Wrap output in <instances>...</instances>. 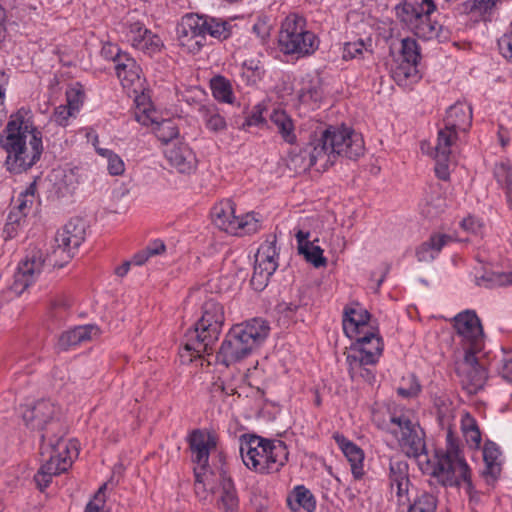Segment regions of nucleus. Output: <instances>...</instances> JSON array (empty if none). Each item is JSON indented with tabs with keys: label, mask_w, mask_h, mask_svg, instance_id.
<instances>
[{
	"label": "nucleus",
	"mask_w": 512,
	"mask_h": 512,
	"mask_svg": "<svg viewBox=\"0 0 512 512\" xmlns=\"http://www.w3.org/2000/svg\"><path fill=\"white\" fill-rule=\"evenodd\" d=\"M1 147L7 153V170L20 174L29 170L43 152L41 132L23 115H12L0 138Z\"/></svg>",
	"instance_id": "f257e3e1"
},
{
	"label": "nucleus",
	"mask_w": 512,
	"mask_h": 512,
	"mask_svg": "<svg viewBox=\"0 0 512 512\" xmlns=\"http://www.w3.org/2000/svg\"><path fill=\"white\" fill-rule=\"evenodd\" d=\"M373 421L379 429L396 439L408 457L419 458L426 454L425 433L410 409L390 404L385 412H374Z\"/></svg>",
	"instance_id": "f03ea898"
},
{
	"label": "nucleus",
	"mask_w": 512,
	"mask_h": 512,
	"mask_svg": "<svg viewBox=\"0 0 512 512\" xmlns=\"http://www.w3.org/2000/svg\"><path fill=\"white\" fill-rule=\"evenodd\" d=\"M239 451L244 465L259 474L280 471L289 456L287 445L283 441L251 434L240 437Z\"/></svg>",
	"instance_id": "7ed1b4c3"
},
{
	"label": "nucleus",
	"mask_w": 512,
	"mask_h": 512,
	"mask_svg": "<svg viewBox=\"0 0 512 512\" xmlns=\"http://www.w3.org/2000/svg\"><path fill=\"white\" fill-rule=\"evenodd\" d=\"M266 322H238L227 333L216 355L218 363L230 367L241 363L269 335Z\"/></svg>",
	"instance_id": "20e7f679"
},
{
	"label": "nucleus",
	"mask_w": 512,
	"mask_h": 512,
	"mask_svg": "<svg viewBox=\"0 0 512 512\" xmlns=\"http://www.w3.org/2000/svg\"><path fill=\"white\" fill-rule=\"evenodd\" d=\"M314 141L316 151L313 157L321 159L323 170L332 166L339 157L356 160L364 155L362 136L346 126H329Z\"/></svg>",
	"instance_id": "39448f33"
},
{
	"label": "nucleus",
	"mask_w": 512,
	"mask_h": 512,
	"mask_svg": "<svg viewBox=\"0 0 512 512\" xmlns=\"http://www.w3.org/2000/svg\"><path fill=\"white\" fill-rule=\"evenodd\" d=\"M314 141L316 151L313 157L321 159L323 170L332 166L339 157L356 160L364 155L362 136L346 126H329Z\"/></svg>",
	"instance_id": "423d86ee"
},
{
	"label": "nucleus",
	"mask_w": 512,
	"mask_h": 512,
	"mask_svg": "<svg viewBox=\"0 0 512 512\" xmlns=\"http://www.w3.org/2000/svg\"><path fill=\"white\" fill-rule=\"evenodd\" d=\"M40 454L43 464L34 476L37 487L43 491L49 486L53 476L66 472L77 457L75 442L66 441L62 436L50 437L49 432L41 434Z\"/></svg>",
	"instance_id": "0eeeda50"
},
{
	"label": "nucleus",
	"mask_w": 512,
	"mask_h": 512,
	"mask_svg": "<svg viewBox=\"0 0 512 512\" xmlns=\"http://www.w3.org/2000/svg\"><path fill=\"white\" fill-rule=\"evenodd\" d=\"M436 457L432 474L442 485L452 487L465 484L467 490L472 489L470 468L451 429L447 431L445 451H438Z\"/></svg>",
	"instance_id": "6e6552de"
},
{
	"label": "nucleus",
	"mask_w": 512,
	"mask_h": 512,
	"mask_svg": "<svg viewBox=\"0 0 512 512\" xmlns=\"http://www.w3.org/2000/svg\"><path fill=\"white\" fill-rule=\"evenodd\" d=\"M436 9L433 0H404L395 8L397 18L411 30L414 35L424 40L439 37L442 26L430 19Z\"/></svg>",
	"instance_id": "1a4fd4ad"
},
{
	"label": "nucleus",
	"mask_w": 512,
	"mask_h": 512,
	"mask_svg": "<svg viewBox=\"0 0 512 512\" xmlns=\"http://www.w3.org/2000/svg\"><path fill=\"white\" fill-rule=\"evenodd\" d=\"M278 45L284 54L304 57L317 50L319 41L313 32L306 29V21L303 17L290 14L282 22Z\"/></svg>",
	"instance_id": "9d476101"
},
{
	"label": "nucleus",
	"mask_w": 512,
	"mask_h": 512,
	"mask_svg": "<svg viewBox=\"0 0 512 512\" xmlns=\"http://www.w3.org/2000/svg\"><path fill=\"white\" fill-rule=\"evenodd\" d=\"M223 322H194L185 334L186 343L179 351L182 364H190L209 354L218 340Z\"/></svg>",
	"instance_id": "9b49d317"
},
{
	"label": "nucleus",
	"mask_w": 512,
	"mask_h": 512,
	"mask_svg": "<svg viewBox=\"0 0 512 512\" xmlns=\"http://www.w3.org/2000/svg\"><path fill=\"white\" fill-rule=\"evenodd\" d=\"M236 208L233 201L222 200L215 204L211 210V219L219 229L233 234H254L261 228V220L255 213H247L236 216Z\"/></svg>",
	"instance_id": "f8f14e48"
},
{
	"label": "nucleus",
	"mask_w": 512,
	"mask_h": 512,
	"mask_svg": "<svg viewBox=\"0 0 512 512\" xmlns=\"http://www.w3.org/2000/svg\"><path fill=\"white\" fill-rule=\"evenodd\" d=\"M51 258L52 253L47 254L40 247L30 245L26 249L23 259L18 264L14 282L10 286L9 292L20 296L37 280L46 267H55L51 263Z\"/></svg>",
	"instance_id": "ddd939ff"
},
{
	"label": "nucleus",
	"mask_w": 512,
	"mask_h": 512,
	"mask_svg": "<svg viewBox=\"0 0 512 512\" xmlns=\"http://www.w3.org/2000/svg\"><path fill=\"white\" fill-rule=\"evenodd\" d=\"M383 349L384 343L380 335L357 346H350L346 356L350 377L352 379L360 377L366 381L372 380L374 375L366 366L375 365L379 361Z\"/></svg>",
	"instance_id": "4468645a"
},
{
	"label": "nucleus",
	"mask_w": 512,
	"mask_h": 512,
	"mask_svg": "<svg viewBox=\"0 0 512 512\" xmlns=\"http://www.w3.org/2000/svg\"><path fill=\"white\" fill-rule=\"evenodd\" d=\"M84 239V222L79 218L68 221L55 235L51 263L62 268L75 256Z\"/></svg>",
	"instance_id": "2eb2a0df"
},
{
	"label": "nucleus",
	"mask_w": 512,
	"mask_h": 512,
	"mask_svg": "<svg viewBox=\"0 0 512 512\" xmlns=\"http://www.w3.org/2000/svg\"><path fill=\"white\" fill-rule=\"evenodd\" d=\"M56 405L47 399H41L32 405H27L22 413L23 420L27 427L32 430L43 431L42 434L49 432L50 437H59L64 435L61 424L56 421Z\"/></svg>",
	"instance_id": "dca6fc26"
},
{
	"label": "nucleus",
	"mask_w": 512,
	"mask_h": 512,
	"mask_svg": "<svg viewBox=\"0 0 512 512\" xmlns=\"http://www.w3.org/2000/svg\"><path fill=\"white\" fill-rule=\"evenodd\" d=\"M277 268L278 251L276 237L273 236L272 240L262 243L255 254L254 271L250 281L253 289L262 291Z\"/></svg>",
	"instance_id": "f3484780"
},
{
	"label": "nucleus",
	"mask_w": 512,
	"mask_h": 512,
	"mask_svg": "<svg viewBox=\"0 0 512 512\" xmlns=\"http://www.w3.org/2000/svg\"><path fill=\"white\" fill-rule=\"evenodd\" d=\"M203 23L205 22L202 17L198 15L190 14L182 18L177 27V36L179 45L184 51L195 54L204 46Z\"/></svg>",
	"instance_id": "a211bd4d"
},
{
	"label": "nucleus",
	"mask_w": 512,
	"mask_h": 512,
	"mask_svg": "<svg viewBox=\"0 0 512 512\" xmlns=\"http://www.w3.org/2000/svg\"><path fill=\"white\" fill-rule=\"evenodd\" d=\"M192 461L198 470H208L211 450L216 448V437L204 430H193L188 437Z\"/></svg>",
	"instance_id": "6ab92c4d"
},
{
	"label": "nucleus",
	"mask_w": 512,
	"mask_h": 512,
	"mask_svg": "<svg viewBox=\"0 0 512 512\" xmlns=\"http://www.w3.org/2000/svg\"><path fill=\"white\" fill-rule=\"evenodd\" d=\"M457 139V132L446 128L438 132L437 143L434 148L435 173L441 180H448L450 171L451 147Z\"/></svg>",
	"instance_id": "aec40b11"
},
{
	"label": "nucleus",
	"mask_w": 512,
	"mask_h": 512,
	"mask_svg": "<svg viewBox=\"0 0 512 512\" xmlns=\"http://www.w3.org/2000/svg\"><path fill=\"white\" fill-rule=\"evenodd\" d=\"M389 480L392 492L395 491L399 505L410 501L408 496L410 480L406 461L391 459L389 463Z\"/></svg>",
	"instance_id": "412c9836"
},
{
	"label": "nucleus",
	"mask_w": 512,
	"mask_h": 512,
	"mask_svg": "<svg viewBox=\"0 0 512 512\" xmlns=\"http://www.w3.org/2000/svg\"><path fill=\"white\" fill-rule=\"evenodd\" d=\"M164 153L169 163L180 173L189 174L196 169V156L186 143H171L165 148Z\"/></svg>",
	"instance_id": "4be33fe9"
},
{
	"label": "nucleus",
	"mask_w": 512,
	"mask_h": 512,
	"mask_svg": "<svg viewBox=\"0 0 512 512\" xmlns=\"http://www.w3.org/2000/svg\"><path fill=\"white\" fill-rule=\"evenodd\" d=\"M127 40L134 48L147 54H154L160 51L163 46L160 37L153 34L139 22L129 26Z\"/></svg>",
	"instance_id": "5701e85b"
},
{
	"label": "nucleus",
	"mask_w": 512,
	"mask_h": 512,
	"mask_svg": "<svg viewBox=\"0 0 512 512\" xmlns=\"http://www.w3.org/2000/svg\"><path fill=\"white\" fill-rule=\"evenodd\" d=\"M115 71L124 88L133 89L135 93L143 87V80L141 78V68L126 54L124 57H119L116 60Z\"/></svg>",
	"instance_id": "b1692460"
},
{
	"label": "nucleus",
	"mask_w": 512,
	"mask_h": 512,
	"mask_svg": "<svg viewBox=\"0 0 512 512\" xmlns=\"http://www.w3.org/2000/svg\"><path fill=\"white\" fill-rule=\"evenodd\" d=\"M298 253L303 255L304 259L314 267H323L327 263V259L323 256V250L315 242L318 239L310 240V232L298 230L295 234Z\"/></svg>",
	"instance_id": "393cba45"
},
{
	"label": "nucleus",
	"mask_w": 512,
	"mask_h": 512,
	"mask_svg": "<svg viewBox=\"0 0 512 512\" xmlns=\"http://www.w3.org/2000/svg\"><path fill=\"white\" fill-rule=\"evenodd\" d=\"M213 493L218 497V507L223 512H239V499L234 483L230 477L221 474L218 479V486Z\"/></svg>",
	"instance_id": "a878e982"
},
{
	"label": "nucleus",
	"mask_w": 512,
	"mask_h": 512,
	"mask_svg": "<svg viewBox=\"0 0 512 512\" xmlns=\"http://www.w3.org/2000/svg\"><path fill=\"white\" fill-rule=\"evenodd\" d=\"M335 442L347 458L351 466V472L355 479H360L364 475L363 460L364 452L355 443L341 434H335Z\"/></svg>",
	"instance_id": "bb28decb"
},
{
	"label": "nucleus",
	"mask_w": 512,
	"mask_h": 512,
	"mask_svg": "<svg viewBox=\"0 0 512 512\" xmlns=\"http://www.w3.org/2000/svg\"><path fill=\"white\" fill-rule=\"evenodd\" d=\"M100 333L99 328L92 323L79 325L61 334L58 346L62 350H68L82 342L93 339Z\"/></svg>",
	"instance_id": "cd10ccee"
},
{
	"label": "nucleus",
	"mask_w": 512,
	"mask_h": 512,
	"mask_svg": "<svg viewBox=\"0 0 512 512\" xmlns=\"http://www.w3.org/2000/svg\"><path fill=\"white\" fill-rule=\"evenodd\" d=\"M472 122V109L469 105L457 102L446 112L444 125L454 131H466Z\"/></svg>",
	"instance_id": "c85d7f7f"
},
{
	"label": "nucleus",
	"mask_w": 512,
	"mask_h": 512,
	"mask_svg": "<svg viewBox=\"0 0 512 512\" xmlns=\"http://www.w3.org/2000/svg\"><path fill=\"white\" fill-rule=\"evenodd\" d=\"M457 334L462 338L465 347L473 350H482L484 346V333L481 322H454Z\"/></svg>",
	"instance_id": "c756f323"
},
{
	"label": "nucleus",
	"mask_w": 512,
	"mask_h": 512,
	"mask_svg": "<svg viewBox=\"0 0 512 512\" xmlns=\"http://www.w3.org/2000/svg\"><path fill=\"white\" fill-rule=\"evenodd\" d=\"M483 460L485 468L483 476L487 481H495L502 470L501 451L499 446L492 442L487 441L483 447Z\"/></svg>",
	"instance_id": "7c9ffc66"
},
{
	"label": "nucleus",
	"mask_w": 512,
	"mask_h": 512,
	"mask_svg": "<svg viewBox=\"0 0 512 512\" xmlns=\"http://www.w3.org/2000/svg\"><path fill=\"white\" fill-rule=\"evenodd\" d=\"M316 151V143L313 140L309 145L299 153H290L287 160V166L290 170L295 173L306 171L312 166L318 165L321 168V159L314 158Z\"/></svg>",
	"instance_id": "2f4dec72"
},
{
	"label": "nucleus",
	"mask_w": 512,
	"mask_h": 512,
	"mask_svg": "<svg viewBox=\"0 0 512 512\" xmlns=\"http://www.w3.org/2000/svg\"><path fill=\"white\" fill-rule=\"evenodd\" d=\"M342 326L345 335L353 341L350 346H357L379 335L378 328L371 322H342Z\"/></svg>",
	"instance_id": "473e14b6"
},
{
	"label": "nucleus",
	"mask_w": 512,
	"mask_h": 512,
	"mask_svg": "<svg viewBox=\"0 0 512 512\" xmlns=\"http://www.w3.org/2000/svg\"><path fill=\"white\" fill-rule=\"evenodd\" d=\"M198 112L209 131L218 133L226 130V120L214 103H199Z\"/></svg>",
	"instance_id": "72a5a7b5"
},
{
	"label": "nucleus",
	"mask_w": 512,
	"mask_h": 512,
	"mask_svg": "<svg viewBox=\"0 0 512 512\" xmlns=\"http://www.w3.org/2000/svg\"><path fill=\"white\" fill-rule=\"evenodd\" d=\"M451 241V237L446 234H434L428 241L422 243L417 251L416 256L420 262H429L435 259L443 246Z\"/></svg>",
	"instance_id": "f704fd0d"
},
{
	"label": "nucleus",
	"mask_w": 512,
	"mask_h": 512,
	"mask_svg": "<svg viewBox=\"0 0 512 512\" xmlns=\"http://www.w3.org/2000/svg\"><path fill=\"white\" fill-rule=\"evenodd\" d=\"M195 484L194 490L198 499L202 502H210L212 500L213 490L217 487L212 484L214 475L209 470H198L194 468Z\"/></svg>",
	"instance_id": "c9c22d12"
},
{
	"label": "nucleus",
	"mask_w": 512,
	"mask_h": 512,
	"mask_svg": "<svg viewBox=\"0 0 512 512\" xmlns=\"http://www.w3.org/2000/svg\"><path fill=\"white\" fill-rule=\"evenodd\" d=\"M271 122L275 125L277 132L288 144H295L297 137L295 128L290 116L283 110H275L270 116Z\"/></svg>",
	"instance_id": "e433bc0d"
},
{
	"label": "nucleus",
	"mask_w": 512,
	"mask_h": 512,
	"mask_svg": "<svg viewBox=\"0 0 512 512\" xmlns=\"http://www.w3.org/2000/svg\"><path fill=\"white\" fill-rule=\"evenodd\" d=\"M417 65L401 60L391 68V76L399 86H407L419 78Z\"/></svg>",
	"instance_id": "4c0bfd02"
},
{
	"label": "nucleus",
	"mask_w": 512,
	"mask_h": 512,
	"mask_svg": "<svg viewBox=\"0 0 512 512\" xmlns=\"http://www.w3.org/2000/svg\"><path fill=\"white\" fill-rule=\"evenodd\" d=\"M292 497L295 502V506L290 498H288V504L292 510H298L299 508L305 509L307 512H313L316 508V501L313 494L303 485L296 486L292 492Z\"/></svg>",
	"instance_id": "58836bf2"
},
{
	"label": "nucleus",
	"mask_w": 512,
	"mask_h": 512,
	"mask_svg": "<svg viewBox=\"0 0 512 512\" xmlns=\"http://www.w3.org/2000/svg\"><path fill=\"white\" fill-rule=\"evenodd\" d=\"M201 17L205 22L203 23L204 27H202L205 36L209 34L219 40H225L231 35V26L227 21L212 17Z\"/></svg>",
	"instance_id": "ea45409f"
},
{
	"label": "nucleus",
	"mask_w": 512,
	"mask_h": 512,
	"mask_svg": "<svg viewBox=\"0 0 512 512\" xmlns=\"http://www.w3.org/2000/svg\"><path fill=\"white\" fill-rule=\"evenodd\" d=\"M461 430L467 445L471 448H478L481 444V432L476 420L465 413L461 418Z\"/></svg>",
	"instance_id": "a19ab883"
},
{
	"label": "nucleus",
	"mask_w": 512,
	"mask_h": 512,
	"mask_svg": "<svg viewBox=\"0 0 512 512\" xmlns=\"http://www.w3.org/2000/svg\"><path fill=\"white\" fill-rule=\"evenodd\" d=\"M476 284L484 288L512 285V272L485 273L480 277H476Z\"/></svg>",
	"instance_id": "79ce46f5"
},
{
	"label": "nucleus",
	"mask_w": 512,
	"mask_h": 512,
	"mask_svg": "<svg viewBox=\"0 0 512 512\" xmlns=\"http://www.w3.org/2000/svg\"><path fill=\"white\" fill-rule=\"evenodd\" d=\"M407 504H409L407 512H436L437 498L433 494L422 492Z\"/></svg>",
	"instance_id": "37998d69"
},
{
	"label": "nucleus",
	"mask_w": 512,
	"mask_h": 512,
	"mask_svg": "<svg viewBox=\"0 0 512 512\" xmlns=\"http://www.w3.org/2000/svg\"><path fill=\"white\" fill-rule=\"evenodd\" d=\"M211 89L212 94L216 100L229 104L233 102V92L231 84L224 77H214L211 80Z\"/></svg>",
	"instance_id": "c03bdc74"
},
{
	"label": "nucleus",
	"mask_w": 512,
	"mask_h": 512,
	"mask_svg": "<svg viewBox=\"0 0 512 512\" xmlns=\"http://www.w3.org/2000/svg\"><path fill=\"white\" fill-rule=\"evenodd\" d=\"M199 320H223L225 317L223 305L214 297L206 299L201 305Z\"/></svg>",
	"instance_id": "a18cd8bd"
},
{
	"label": "nucleus",
	"mask_w": 512,
	"mask_h": 512,
	"mask_svg": "<svg viewBox=\"0 0 512 512\" xmlns=\"http://www.w3.org/2000/svg\"><path fill=\"white\" fill-rule=\"evenodd\" d=\"M400 57L402 61L418 64L421 58L420 48L415 39L406 37L401 40Z\"/></svg>",
	"instance_id": "49530a36"
},
{
	"label": "nucleus",
	"mask_w": 512,
	"mask_h": 512,
	"mask_svg": "<svg viewBox=\"0 0 512 512\" xmlns=\"http://www.w3.org/2000/svg\"><path fill=\"white\" fill-rule=\"evenodd\" d=\"M96 152L107 159V169L110 175L119 176L124 173L125 164L118 154L106 148H96Z\"/></svg>",
	"instance_id": "de8ad7c7"
},
{
	"label": "nucleus",
	"mask_w": 512,
	"mask_h": 512,
	"mask_svg": "<svg viewBox=\"0 0 512 512\" xmlns=\"http://www.w3.org/2000/svg\"><path fill=\"white\" fill-rule=\"evenodd\" d=\"M499 0H467L462 3V9L466 13L479 15L491 14Z\"/></svg>",
	"instance_id": "09e8293b"
},
{
	"label": "nucleus",
	"mask_w": 512,
	"mask_h": 512,
	"mask_svg": "<svg viewBox=\"0 0 512 512\" xmlns=\"http://www.w3.org/2000/svg\"><path fill=\"white\" fill-rule=\"evenodd\" d=\"M493 173L497 183L505 190L512 187V163L510 161L496 163Z\"/></svg>",
	"instance_id": "8fccbe9b"
},
{
	"label": "nucleus",
	"mask_w": 512,
	"mask_h": 512,
	"mask_svg": "<svg viewBox=\"0 0 512 512\" xmlns=\"http://www.w3.org/2000/svg\"><path fill=\"white\" fill-rule=\"evenodd\" d=\"M178 133V128L171 120H164L158 123L156 128V136L166 144V147L171 143H177V141H174V138L178 136Z\"/></svg>",
	"instance_id": "3c124183"
},
{
	"label": "nucleus",
	"mask_w": 512,
	"mask_h": 512,
	"mask_svg": "<svg viewBox=\"0 0 512 512\" xmlns=\"http://www.w3.org/2000/svg\"><path fill=\"white\" fill-rule=\"evenodd\" d=\"M26 216H24L23 212L16 211V209L10 210L6 224L4 226V234L6 239H11L16 236L19 228L25 222Z\"/></svg>",
	"instance_id": "603ef678"
},
{
	"label": "nucleus",
	"mask_w": 512,
	"mask_h": 512,
	"mask_svg": "<svg viewBox=\"0 0 512 512\" xmlns=\"http://www.w3.org/2000/svg\"><path fill=\"white\" fill-rule=\"evenodd\" d=\"M35 198V184L32 183L27 187L24 191H22L17 200L15 205L12 207V209H16V211L23 212L24 216H27L28 212L30 211Z\"/></svg>",
	"instance_id": "864d4df0"
},
{
	"label": "nucleus",
	"mask_w": 512,
	"mask_h": 512,
	"mask_svg": "<svg viewBox=\"0 0 512 512\" xmlns=\"http://www.w3.org/2000/svg\"><path fill=\"white\" fill-rule=\"evenodd\" d=\"M371 314L359 302L347 304L343 310L342 320H370Z\"/></svg>",
	"instance_id": "5fc2aeb1"
},
{
	"label": "nucleus",
	"mask_w": 512,
	"mask_h": 512,
	"mask_svg": "<svg viewBox=\"0 0 512 512\" xmlns=\"http://www.w3.org/2000/svg\"><path fill=\"white\" fill-rule=\"evenodd\" d=\"M463 373L469 384L470 392H476L478 389L482 388L487 378L486 370L483 367L468 370Z\"/></svg>",
	"instance_id": "6e6d98bb"
},
{
	"label": "nucleus",
	"mask_w": 512,
	"mask_h": 512,
	"mask_svg": "<svg viewBox=\"0 0 512 512\" xmlns=\"http://www.w3.org/2000/svg\"><path fill=\"white\" fill-rule=\"evenodd\" d=\"M365 51H367V49L365 48L363 40L347 42L343 47L342 57L344 60L361 58Z\"/></svg>",
	"instance_id": "4d7b16f0"
},
{
	"label": "nucleus",
	"mask_w": 512,
	"mask_h": 512,
	"mask_svg": "<svg viewBox=\"0 0 512 512\" xmlns=\"http://www.w3.org/2000/svg\"><path fill=\"white\" fill-rule=\"evenodd\" d=\"M66 106L74 113H78L84 101V93L80 87H72L66 91Z\"/></svg>",
	"instance_id": "13d9d810"
},
{
	"label": "nucleus",
	"mask_w": 512,
	"mask_h": 512,
	"mask_svg": "<svg viewBox=\"0 0 512 512\" xmlns=\"http://www.w3.org/2000/svg\"><path fill=\"white\" fill-rule=\"evenodd\" d=\"M460 225L464 231L473 235L481 236L483 233L484 223L475 216L469 215L461 221Z\"/></svg>",
	"instance_id": "bf43d9fd"
},
{
	"label": "nucleus",
	"mask_w": 512,
	"mask_h": 512,
	"mask_svg": "<svg viewBox=\"0 0 512 512\" xmlns=\"http://www.w3.org/2000/svg\"><path fill=\"white\" fill-rule=\"evenodd\" d=\"M75 115H76V113H74L66 105H59L58 107L55 108L51 119L57 125L65 127L68 124L69 118L70 117H75Z\"/></svg>",
	"instance_id": "052dcab7"
},
{
	"label": "nucleus",
	"mask_w": 512,
	"mask_h": 512,
	"mask_svg": "<svg viewBox=\"0 0 512 512\" xmlns=\"http://www.w3.org/2000/svg\"><path fill=\"white\" fill-rule=\"evenodd\" d=\"M480 351L481 350H473V349H471V347H465L464 360L460 366V369L462 372L482 367L478 363V359L475 355L476 353H478Z\"/></svg>",
	"instance_id": "680f3d73"
},
{
	"label": "nucleus",
	"mask_w": 512,
	"mask_h": 512,
	"mask_svg": "<svg viewBox=\"0 0 512 512\" xmlns=\"http://www.w3.org/2000/svg\"><path fill=\"white\" fill-rule=\"evenodd\" d=\"M275 309L279 317L292 318L297 316L298 311L303 310L304 308L292 303L281 302L277 304Z\"/></svg>",
	"instance_id": "e2e57ef3"
},
{
	"label": "nucleus",
	"mask_w": 512,
	"mask_h": 512,
	"mask_svg": "<svg viewBox=\"0 0 512 512\" xmlns=\"http://www.w3.org/2000/svg\"><path fill=\"white\" fill-rule=\"evenodd\" d=\"M500 53L512 63V32L504 34L498 40Z\"/></svg>",
	"instance_id": "0e129e2a"
},
{
	"label": "nucleus",
	"mask_w": 512,
	"mask_h": 512,
	"mask_svg": "<svg viewBox=\"0 0 512 512\" xmlns=\"http://www.w3.org/2000/svg\"><path fill=\"white\" fill-rule=\"evenodd\" d=\"M106 485H103L99 488L98 492L96 493L94 500L90 501L85 509V512H104L103 505H104V493L103 490L105 489Z\"/></svg>",
	"instance_id": "69168bd1"
},
{
	"label": "nucleus",
	"mask_w": 512,
	"mask_h": 512,
	"mask_svg": "<svg viewBox=\"0 0 512 512\" xmlns=\"http://www.w3.org/2000/svg\"><path fill=\"white\" fill-rule=\"evenodd\" d=\"M501 374L504 379L512 382V351L506 353L502 360Z\"/></svg>",
	"instance_id": "338daca9"
},
{
	"label": "nucleus",
	"mask_w": 512,
	"mask_h": 512,
	"mask_svg": "<svg viewBox=\"0 0 512 512\" xmlns=\"http://www.w3.org/2000/svg\"><path fill=\"white\" fill-rule=\"evenodd\" d=\"M101 53L105 58L113 60L115 64L119 57H124V54H120V50L112 44L103 46Z\"/></svg>",
	"instance_id": "774afa93"
}]
</instances>
